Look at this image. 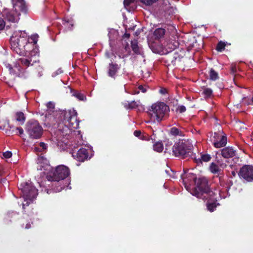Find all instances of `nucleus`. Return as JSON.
I'll list each match as a JSON object with an SVG mask.
<instances>
[{
  "label": "nucleus",
  "mask_w": 253,
  "mask_h": 253,
  "mask_svg": "<svg viewBox=\"0 0 253 253\" xmlns=\"http://www.w3.org/2000/svg\"><path fill=\"white\" fill-rule=\"evenodd\" d=\"M46 107V117L47 115H51L52 113L54 117L60 115L61 120L63 118V123L60 125L58 129L52 135L51 141L60 149L64 150L67 148L68 143L67 141L68 136L73 131L76 133L75 129L79 127V121L77 119V112L74 109L55 111V104L51 101L47 103Z\"/></svg>",
  "instance_id": "1"
},
{
  "label": "nucleus",
  "mask_w": 253,
  "mask_h": 253,
  "mask_svg": "<svg viewBox=\"0 0 253 253\" xmlns=\"http://www.w3.org/2000/svg\"><path fill=\"white\" fill-rule=\"evenodd\" d=\"M38 164L39 165L38 170H43V173L46 175V178L48 181L56 182L54 185V187L53 188L54 192H59L65 188L64 185H61L63 184V180L70 174L69 169L67 167L63 165L59 166L53 170L48 164L47 160L43 157L38 158Z\"/></svg>",
  "instance_id": "2"
},
{
  "label": "nucleus",
  "mask_w": 253,
  "mask_h": 253,
  "mask_svg": "<svg viewBox=\"0 0 253 253\" xmlns=\"http://www.w3.org/2000/svg\"><path fill=\"white\" fill-rule=\"evenodd\" d=\"M30 57L25 56L17 59L13 65L7 61L4 62L5 67L8 69L10 74L16 76H22L25 69L35 64L39 63V49L38 46L28 51Z\"/></svg>",
  "instance_id": "3"
},
{
  "label": "nucleus",
  "mask_w": 253,
  "mask_h": 253,
  "mask_svg": "<svg viewBox=\"0 0 253 253\" xmlns=\"http://www.w3.org/2000/svg\"><path fill=\"white\" fill-rule=\"evenodd\" d=\"M169 107L162 102L153 103L148 109V115L151 122L160 123L169 116Z\"/></svg>",
  "instance_id": "4"
},
{
  "label": "nucleus",
  "mask_w": 253,
  "mask_h": 253,
  "mask_svg": "<svg viewBox=\"0 0 253 253\" xmlns=\"http://www.w3.org/2000/svg\"><path fill=\"white\" fill-rule=\"evenodd\" d=\"M191 194L195 196L198 198L203 199V200L208 198L213 199L212 197L214 193L211 191L208 184L207 179L205 177L199 178L197 179L196 183L193 187Z\"/></svg>",
  "instance_id": "5"
},
{
  "label": "nucleus",
  "mask_w": 253,
  "mask_h": 253,
  "mask_svg": "<svg viewBox=\"0 0 253 253\" xmlns=\"http://www.w3.org/2000/svg\"><path fill=\"white\" fill-rule=\"evenodd\" d=\"M22 194L24 202L22 204L23 208L28 206L35 199L38 195V190L31 182L21 183L19 187Z\"/></svg>",
  "instance_id": "6"
},
{
  "label": "nucleus",
  "mask_w": 253,
  "mask_h": 253,
  "mask_svg": "<svg viewBox=\"0 0 253 253\" xmlns=\"http://www.w3.org/2000/svg\"><path fill=\"white\" fill-rule=\"evenodd\" d=\"M193 146L188 140L181 139L175 143L172 147V153L175 157H185L191 153Z\"/></svg>",
  "instance_id": "7"
},
{
  "label": "nucleus",
  "mask_w": 253,
  "mask_h": 253,
  "mask_svg": "<svg viewBox=\"0 0 253 253\" xmlns=\"http://www.w3.org/2000/svg\"><path fill=\"white\" fill-rule=\"evenodd\" d=\"M25 130L29 137L32 139L40 138L43 132L42 126L36 120L28 121L26 125Z\"/></svg>",
  "instance_id": "8"
},
{
  "label": "nucleus",
  "mask_w": 253,
  "mask_h": 253,
  "mask_svg": "<svg viewBox=\"0 0 253 253\" xmlns=\"http://www.w3.org/2000/svg\"><path fill=\"white\" fill-rule=\"evenodd\" d=\"M39 36L37 34H34L32 35L30 38H28V42L27 43H24L23 44L21 42H18L17 48H19V51L18 52L16 50V48H14L12 46H11V49L13 51L15 52L17 54L20 55H24L26 52L30 51L31 48L35 47L36 46H38L37 43L38 41Z\"/></svg>",
  "instance_id": "9"
},
{
  "label": "nucleus",
  "mask_w": 253,
  "mask_h": 253,
  "mask_svg": "<svg viewBox=\"0 0 253 253\" xmlns=\"http://www.w3.org/2000/svg\"><path fill=\"white\" fill-rule=\"evenodd\" d=\"M28 38L27 34L25 31H16L13 33V34L10 38V45L18 52L19 51L17 47L18 42H21L22 44L27 43L28 42ZM23 47V46H22Z\"/></svg>",
  "instance_id": "10"
},
{
  "label": "nucleus",
  "mask_w": 253,
  "mask_h": 253,
  "mask_svg": "<svg viewBox=\"0 0 253 253\" xmlns=\"http://www.w3.org/2000/svg\"><path fill=\"white\" fill-rule=\"evenodd\" d=\"M238 174L240 178L248 182L253 181V167L249 165L243 166Z\"/></svg>",
  "instance_id": "11"
},
{
  "label": "nucleus",
  "mask_w": 253,
  "mask_h": 253,
  "mask_svg": "<svg viewBox=\"0 0 253 253\" xmlns=\"http://www.w3.org/2000/svg\"><path fill=\"white\" fill-rule=\"evenodd\" d=\"M182 180L185 188L191 193L197 181L196 176L192 173L186 174L183 176Z\"/></svg>",
  "instance_id": "12"
},
{
  "label": "nucleus",
  "mask_w": 253,
  "mask_h": 253,
  "mask_svg": "<svg viewBox=\"0 0 253 253\" xmlns=\"http://www.w3.org/2000/svg\"><path fill=\"white\" fill-rule=\"evenodd\" d=\"M213 145L216 148L222 147L226 145L227 141V137L223 135L221 132H215L213 136Z\"/></svg>",
  "instance_id": "13"
},
{
  "label": "nucleus",
  "mask_w": 253,
  "mask_h": 253,
  "mask_svg": "<svg viewBox=\"0 0 253 253\" xmlns=\"http://www.w3.org/2000/svg\"><path fill=\"white\" fill-rule=\"evenodd\" d=\"M20 13L13 10H5L3 11V16H4L5 18L10 22L16 23L19 20Z\"/></svg>",
  "instance_id": "14"
},
{
  "label": "nucleus",
  "mask_w": 253,
  "mask_h": 253,
  "mask_svg": "<svg viewBox=\"0 0 253 253\" xmlns=\"http://www.w3.org/2000/svg\"><path fill=\"white\" fill-rule=\"evenodd\" d=\"M13 9L17 12H26L27 6L24 0H12Z\"/></svg>",
  "instance_id": "15"
},
{
  "label": "nucleus",
  "mask_w": 253,
  "mask_h": 253,
  "mask_svg": "<svg viewBox=\"0 0 253 253\" xmlns=\"http://www.w3.org/2000/svg\"><path fill=\"white\" fill-rule=\"evenodd\" d=\"M72 156L78 161L84 162L88 158V152L86 149L81 148L77 153H72Z\"/></svg>",
  "instance_id": "16"
},
{
  "label": "nucleus",
  "mask_w": 253,
  "mask_h": 253,
  "mask_svg": "<svg viewBox=\"0 0 253 253\" xmlns=\"http://www.w3.org/2000/svg\"><path fill=\"white\" fill-rule=\"evenodd\" d=\"M121 68V66L113 62L110 63L108 66V75L109 77L115 79Z\"/></svg>",
  "instance_id": "17"
},
{
  "label": "nucleus",
  "mask_w": 253,
  "mask_h": 253,
  "mask_svg": "<svg viewBox=\"0 0 253 253\" xmlns=\"http://www.w3.org/2000/svg\"><path fill=\"white\" fill-rule=\"evenodd\" d=\"M221 155L225 158L233 157L235 155V151L231 147H226L221 151Z\"/></svg>",
  "instance_id": "18"
},
{
  "label": "nucleus",
  "mask_w": 253,
  "mask_h": 253,
  "mask_svg": "<svg viewBox=\"0 0 253 253\" xmlns=\"http://www.w3.org/2000/svg\"><path fill=\"white\" fill-rule=\"evenodd\" d=\"M169 134L170 135L175 137L184 135L183 131L175 127H172L170 129Z\"/></svg>",
  "instance_id": "19"
},
{
  "label": "nucleus",
  "mask_w": 253,
  "mask_h": 253,
  "mask_svg": "<svg viewBox=\"0 0 253 253\" xmlns=\"http://www.w3.org/2000/svg\"><path fill=\"white\" fill-rule=\"evenodd\" d=\"M15 120L19 123V125H23L25 121V117L22 112H18L15 114Z\"/></svg>",
  "instance_id": "20"
},
{
  "label": "nucleus",
  "mask_w": 253,
  "mask_h": 253,
  "mask_svg": "<svg viewBox=\"0 0 253 253\" xmlns=\"http://www.w3.org/2000/svg\"><path fill=\"white\" fill-rule=\"evenodd\" d=\"M165 34V30L163 28H158L154 32V36L156 39H160L164 37Z\"/></svg>",
  "instance_id": "21"
},
{
  "label": "nucleus",
  "mask_w": 253,
  "mask_h": 253,
  "mask_svg": "<svg viewBox=\"0 0 253 253\" xmlns=\"http://www.w3.org/2000/svg\"><path fill=\"white\" fill-rule=\"evenodd\" d=\"M153 149L155 151L160 153L164 149L163 144L162 142H157L153 145Z\"/></svg>",
  "instance_id": "22"
},
{
  "label": "nucleus",
  "mask_w": 253,
  "mask_h": 253,
  "mask_svg": "<svg viewBox=\"0 0 253 253\" xmlns=\"http://www.w3.org/2000/svg\"><path fill=\"white\" fill-rule=\"evenodd\" d=\"M218 204H216V202H210L208 201L207 204V209L209 211L212 212L214 211L215 209L216 208Z\"/></svg>",
  "instance_id": "23"
},
{
  "label": "nucleus",
  "mask_w": 253,
  "mask_h": 253,
  "mask_svg": "<svg viewBox=\"0 0 253 253\" xmlns=\"http://www.w3.org/2000/svg\"><path fill=\"white\" fill-rule=\"evenodd\" d=\"M132 50L136 54L140 53L139 47L136 41H133L131 43Z\"/></svg>",
  "instance_id": "24"
},
{
  "label": "nucleus",
  "mask_w": 253,
  "mask_h": 253,
  "mask_svg": "<svg viewBox=\"0 0 253 253\" xmlns=\"http://www.w3.org/2000/svg\"><path fill=\"white\" fill-rule=\"evenodd\" d=\"M73 95L76 97L77 99H78L79 100H81V101H84V100H86V97L85 96L80 92H78V91H75L74 93H73Z\"/></svg>",
  "instance_id": "25"
},
{
  "label": "nucleus",
  "mask_w": 253,
  "mask_h": 253,
  "mask_svg": "<svg viewBox=\"0 0 253 253\" xmlns=\"http://www.w3.org/2000/svg\"><path fill=\"white\" fill-rule=\"evenodd\" d=\"M211 157L210 155L204 154L201 156V159H199L198 160H196V161L197 163H198L199 162H201V160L205 162H209L211 160Z\"/></svg>",
  "instance_id": "26"
},
{
  "label": "nucleus",
  "mask_w": 253,
  "mask_h": 253,
  "mask_svg": "<svg viewBox=\"0 0 253 253\" xmlns=\"http://www.w3.org/2000/svg\"><path fill=\"white\" fill-rule=\"evenodd\" d=\"M210 77L211 80L215 81L218 78V74L214 70L211 69L210 72Z\"/></svg>",
  "instance_id": "27"
},
{
  "label": "nucleus",
  "mask_w": 253,
  "mask_h": 253,
  "mask_svg": "<svg viewBox=\"0 0 253 253\" xmlns=\"http://www.w3.org/2000/svg\"><path fill=\"white\" fill-rule=\"evenodd\" d=\"M210 170L211 172L216 173L218 172L219 168L218 166L212 163L210 166Z\"/></svg>",
  "instance_id": "28"
},
{
  "label": "nucleus",
  "mask_w": 253,
  "mask_h": 253,
  "mask_svg": "<svg viewBox=\"0 0 253 253\" xmlns=\"http://www.w3.org/2000/svg\"><path fill=\"white\" fill-rule=\"evenodd\" d=\"M225 46L226 44L224 42H220L217 44V45L216 46V50L218 51L221 52L224 49Z\"/></svg>",
  "instance_id": "29"
},
{
  "label": "nucleus",
  "mask_w": 253,
  "mask_h": 253,
  "mask_svg": "<svg viewBox=\"0 0 253 253\" xmlns=\"http://www.w3.org/2000/svg\"><path fill=\"white\" fill-rule=\"evenodd\" d=\"M63 21H64L63 24L66 27H67L68 25L69 24V26L68 28V30L71 29V27H72V26H73V24L72 23V20H70L69 19L66 20V19H65Z\"/></svg>",
  "instance_id": "30"
},
{
  "label": "nucleus",
  "mask_w": 253,
  "mask_h": 253,
  "mask_svg": "<svg viewBox=\"0 0 253 253\" xmlns=\"http://www.w3.org/2000/svg\"><path fill=\"white\" fill-rule=\"evenodd\" d=\"M203 93L205 95V96L209 97L212 94V90L210 88H206L204 89Z\"/></svg>",
  "instance_id": "31"
},
{
  "label": "nucleus",
  "mask_w": 253,
  "mask_h": 253,
  "mask_svg": "<svg viewBox=\"0 0 253 253\" xmlns=\"http://www.w3.org/2000/svg\"><path fill=\"white\" fill-rule=\"evenodd\" d=\"M141 2L146 5H152L153 3L156 2L157 0H140Z\"/></svg>",
  "instance_id": "32"
},
{
  "label": "nucleus",
  "mask_w": 253,
  "mask_h": 253,
  "mask_svg": "<svg viewBox=\"0 0 253 253\" xmlns=\"http://www.w3.org/2000/svg\"><path fill=\"white\" fill-rule=\"evenodd\" d=\"M137 106V104L135 101H131L129 103H128V107L129 109H133L136 108Z\"/></svg>",
  "instance_id": "33"
},
{
  "label": "nucleus",
  "mask_w": 253,
  "mask_h": 253,
  "mask_svg": "<svg viewBox=\"0 0 253 253\" xmlns=\"http://www.w3.org/2000/svg\"><path fill=\"white\" fill-rule=\"evenodd\" d=\"M134 0H124V4L125 7L126 8V7L129 6L131 3L134 2Z\"/></svg>",
  "instance_id": "34"
},
{
  "label": "nucleus",
  "mask_w": 253,
  "mask_h": 253,
  "mask_svg": "<svg viewBox=\"0 0 253 253\" xmlns=\"http://www.w3.org/2000/svg\"><path fill=\"white\" fill-rule=\"evenodd\" d=\"M5 26V22L4 20L0 17V30H2Z\"/></svg>",
  "instance_id": "35"
},
{
  "label": "nucleus",
  "mask_w": 253,
  "mask_h": 253,
  "mask_svg": "<svg viewBox=\"0 0 253 253\" xmlns=\"http://www.w3.org/2000/svg\"><path fill=\"white\" fill-rule=\"evenodd\" d=\"M177 111L179 113H183L186 111V108L183 105H181L178 107L177 108Z\"/></svg>",
  "instance_id": "36"
},
{
  "label": "nucleus",
  "mask_w": 253,
  "mask_h": 253,
  "mask_svg": "<svg viewBox=\"0 0 253 253\" xmlns=\"http://www.w3.org/2000/svg\"><path fill=\"white\" fill-rule=\"evenodd\" d=\"M3 156L5 158H9L12 156V153L10 151H6L3 153Z\"/></svg>",
  "instance_id": "37"
},
{
  "label": "nucleus",
  "mask_w": 253,
  "mask_h": 253,
  "mask_svg": "<svg viewBox=\"0 0 253 253\" xmlns=\"http://www.w3.org/2000/svg\"><path fill=\"white\" fill-rule=\"evenodd\" d=\"M15 130H16V132H15L16 134H18L19 135H21L23 133V132H24L22 128L20 127H16Z\"/></svg>",
  "instance_id": "38"
},
{
  "label": "nucleus",
  "mask_w": 253,
  "mask_h": 253,
  "mask_svg": "<svg viewBox=\"0 0 253 253\" xmlns=\"http://www.w3.org/2000/svg\"><path fill=\"white\" fill-rule=\"evenodd\" d=\"M40 146L42 150H45L47 148V145L43 142H41L40 143Z\"/></svg>",
  "instance_id": "39"
},
{
  "label": "nucleus",
  "mask_w": 253,
  "mask_h": 253,
  "mask_svg": "<svg viewBox=\"0 0 253 253\" xmlns=\"http://www.w3.org/2000/svg\"><path fill=\"white\" fill-rule=\"evenodd\" d=\"M112 33H113L114 34L116 35H117V31L114 29H112L111 31H109V34H108V35H109L110 38H112L111 36Z\"/></svg>",
  "instance_id": "40"
},
{
  "label": "nucleus",
  "mask_w": 253,
  "mask_h": 253,
  "mask_svg": "<svg viewBox=\"0 0 253 253\" xmlns=\"http://www.w3.org/2000/svg\"><path fill=\"white\" fill-rule=\"evenodd\" d=\"M141 134V132L139 130H135L134 132V135L136 136V137H140V135Z\"/></svg>",
  "instance_id": "41"
},
{
  "label": "nucleus",
  "mask_w": 253,
  "mask_h": 253,
  "mask_svg": "<svg viewBox=\"0 0 253 253\" xmlns=\"http://www.w3.org/2000/svg\"><path fill=\"white\" fill-rule=\"evenodd\" d=\"M159 92L162 94H165L167 93V90L166 88H161L159 90Z\"/></svg>",
  "instance_id": "42"
},
{
  "label": "nucleus",
  "mask_w": 253,
  "mask_h": 253,
  "mask_svg": "<svg viewBox=\"0 0 253 253\" xmlns=\"http://www.w3.org/2000/svg\"><path fill=\"white\" fill-rule=\"evenodd\" d=\"M138 88L143 93L146 91V89L141 85L139 86Z\"/></svg>",
  "instance_id": "43"
},
{
  "label": "nucleus",
  "mask_w": 253,
  "mask_h": 253,
  "mask_svg": "<svg viewBox=\"0 0 253 253\" xmlns=\"http://www.w3.org/2000/svg\"><path fill=\"white\" fill-rule=\"evenodd\" d=\"M38 70L39 71V76L41 77L42 76V68L39 65L38 66Z\"/></svg>",
  "instance_id": "44"
},
{
  "label": "nucleus",
  "mask_w": 253,
  "mask_h": 253,
  "mask_svg": "<svg viewBox=\"0 0 253 253\" xmlns=\"http://www.w3.org/2000/svg\"><path fill=\"white\" fill-rule=\"evenodd\" d=\"M15 213L14 212H11V213H8L7 215H6V217L5 218V220H7L8 218H9V217H11L13 215H14Z\"/></svg>",
  "instance_id": "45"
},
{
  "label": "nucleus",
  "mask_w": 253,
  "mask_h": 253,
  "mask_svg": "<svg viewBox=\"0 0 253 253\" xmlns=\"http://www.w3.org/2000/svg\"><path fill=\"white\" fill-rule=\"evenodd\" d=\"M128 103H129V102H125L123 103V104L124 106V107L127 109H129V108L128 107Z\"/></svg>",
  "instance_id": "46"
},
{
  "label": "nucleus",
  "mask_w": 253,
  "mask_h": 253,
  "mask_svg": "<svg viewBox=\"0 0 253 253\" xmlns=\"http://www.w3.org/2000/svg\"><path fill=\"white\" fill-rule=\"evenodd\" d=\"M245 103L247 104V105L253 104V97H252V100L250 101V102L247 103L245 102Z\"/></svg>",
  "instance_id": "47"
},
{
  "label": "nucleus",
  "mask_w": 253,
  "mask_h": 253,
  "mask_svg": "<svg viewBox=\"0 0 253 253\" xmlns=\"http://www.w3.org/2000/svg\"><path fill=\"white\" fill-rule=\"evenodd\" d=\"M62 73V70L61 69H58L57 71H56V75H58V74H61Z\"/></svg>",
  "instance_id": "48"
},
{
  "label": "nucleus",
  "mask_w": 253,
  "mask_h": 253,
  "mask_svg": "<svg viewBox=\"0 0 253 253\" xmlns=\"http://www.w3.org/2000/svg\"><path fill=\"white\" fill-rule=\"evenodd\" d=\"M30 227H31L30 224H29V223H27V224L26 225V226H25V228L26 229H29V228H30Z\"/></svg>",
  "instance_id": "49"
},
{
  "label": "nucleus",
  "mask_w": 253,
  "mask_h": 253,
  "mask_svg": "<svg viewBox=\"0 0 253 253\" xmlns=\"http://www.w3.org/2000/svg\"><path fill=\"white\" fill-rule=\"evenodd\" d=\"M77 132L78 133V134L79 135V136L78 137L80 138L81 137V136L80 135V132L79 131H77Z\"/></svg>",
  "instance_id": "50"
},
{
  "label": "nucleus",
  "mask_w": 253,
  "mask_h": 253,
  "mask_svg": "<svg viewBox=\"0 0 253 253\" xmlns=\"http://www.w3.org/2000/svg\"><path fill=\"white\" fill-rule=\"evenodd\" d=\"M35 151H36L40 150V148H37V147H35Z\"/></svg>",
  "instance_id": "51"
},
{
  "label": "nucleus",
  "mask_w": 253,
  "mask_h": 253,
  "mask_svg": "<svg viewBox=\"0 0 253 253\" xmlns=\"http://www.w3.org/2000/svg\"><path fill=\"white\" fill-rule=\"evenodd\" d=\"M247 99V98H244L243 99V102H246Z\"/></svg>",
  "instance_id": "52"
},
{
  "label": "nucleus",
  "mask_w": 253,
  "mask_h": 253,
  "mask_svg": "<svg viewBox=\"0 0 253 253\" xmlns=\"http://www.w3.org/2000/svg\"><path fill=\"white\" fill-rule=\"evenodd\" d=\"M125 36L126 37H129V34H126L125 35Z\"/></svg>",
  "instance_id": "53"
},
{
  "label": "nucleus",
  "mask_w": 253,
  "mask_h": 253,
  "mask_svg": "<svg viewBox=\"0 0 253 253\" xmlns=\"http://www.w3.org/2000/svg\"><path fill=\"white\" fill-rule=\"evenodd\" d=\"M219 195H220V196L221 197V193L220 191H219Z\"/></svg>",
  "instance_id": "54"
},
{
  "label": "nucleus",
  "mask_w": 253,
  "mask_h": 253,
  "mask_svg": "<svg viewBox=\"0 0 253 253\" xmlns=\"http://www.w3.org/2000/svg\"><path fill=\"white\" fill-rule=\"evenodd\" d=\"M232 173H233V175H235V173L234 172H233Z\"/></svg>",
  "instance_id": "55"
}]
</instances>
